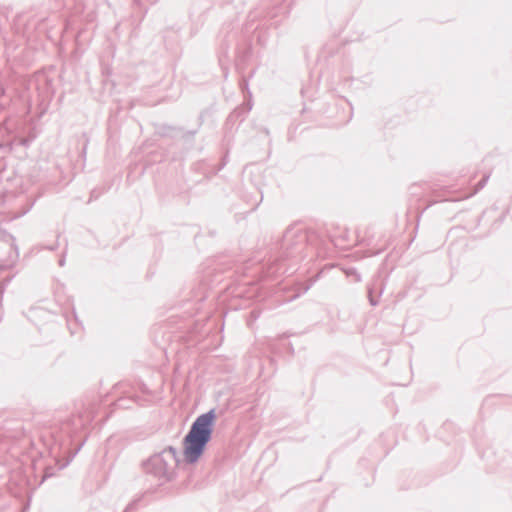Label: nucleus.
<instances>
[{"instance_id":"obj_1","label":"nucleus","mask_w":512,"mask_h":512,"mask_svg":"<svg viewBox=\"0 0 512 512\" xmlns=\"http://www.w3.org/2000/svg\"><path fill=\"white\" fill-rule=\"evenodd\" d=\"M215 415L212 411L200 415L192 424L183 441V456L189 463L196 462L210 441Z\"/></svg>"}]
</instances>
